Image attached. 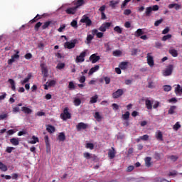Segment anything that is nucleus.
Here are the masks:
<instances>
[{"mask_svg":"<svg viewBox=\"0 0 182 182\" xmlns=\"http://www.w3.org/2000/svg\"><path fill=\"white\" fill-rule=\"evenodd\" d=\"M72 118V114L69 112V108L65 107L63 109V112L60 114V119L65 122L68 119H71Z\"/></svg>","mask_w":182,"mask_h":182,"instance_id":"obj_1","label":"nucleus"},{"mask_svg":"<svg viewBox=\"0 0 182 182\" xmlns=\"http://www.w3.org/2000/svg\"><path fill=\"white\" fill-rule=\"evenodd\" d=\"M77 42V39L73 40V42L67 41L65 43L64 46L67 49H73L76 46V43Z\"/></svg>","mask_w":182,"mask_h":182,"instance_id":"obj_2","label":"nucleus"},{"mask_svg":"<svg viewBox=\"0 0 182 182\" xmlns=\"http://www.w3.org/2000/svg\"><path fill=\"white\" fill-rule=\"evenodd\" d=\"M146 60L149 66L153 68L154 66V58L151 55V53H147L146 55Z\"/></svg>","mask_w":182,"mask_h":182,"instance_id":"obj_3","label":"nucleus"},{"mask_svg":"<svg viewBox=\"0 0 182 182\" xmlns=\"http://www.w3.org/2000/svg\"><path fill=\"white\" fill-rule=\"evenodd\" d=\"M85 58H86V51H82L80 54L77 56L75 59L76 63H80L85 60Z\"/></svg>","mask_w":182,"mask_h":182,"instance_id":"obj_4","label":"nucleus"},{"mask_svg":"<svg viewBox=\"0 0 182 182\" xmlns=\"http://www.w3.org/2000/svg\"><path fill=\"white\" fill-rule=\"evenodd\" d=\"M87 127H89V125L87 124H85V122H80L76 126L77 132H80L81 130H86Z\"/></svg>","mask_w":182,"mask_h":182,"instance_id":"obj_5","label":"nucleus"},{"mask_svg":"<svg viewBox=\"0 0 182 182\" xmlns=\"http://www.w3.org/2000/svg\"><path fill=\"white\" fill-rule=\"evenodd\" d=\"M80 22L82 23H85L87 26H90L92 25V20H90L87 16H83Z\"/></svg>","mask_w":182,"mask_h":182,"instance_id":"obj_6","label":"nucleus"},{"mask_svg":"<svg viewBox=\"0 0 182 182\" xmlns=\"http://www.w3.org/2000/svg\"><path fill=\"white\" fill-rule=\"evenodd\" d=\"M112 26V23H104L102 26L98 28L100 32H106V30L109 29Z\"/></svg>","mask_w":182,"mask_h":182,"instance_id":"obj_7","label":"nucleus"},{"mask_svg":"<svg viewBox=\"0 0 182 182\" xmlns=\"http://www.w3.org/2000/svg\"><path fill=\"white\" fill-rule=\"evenodd\" d=\"M124 93V92L123 91L122 89H118L117 91L112 93V97L113 99H119L120 96H123Z\"/></svg>","mask_w":182,"mask_h":182,"instance_id":"obj_8","label":"nucleus"},{"mask_svg":"<svg viewBox=\"0 0 182 182\" xmlns=\"http://www.w3.org/2000/svg\"><path fill=\"white\" fill-rule=\"evenodd\" d=\"M56 85V81L55 80L48 81L46 84H44V90H48L49 87H52V86H55Z\"/></svg>","mask_w":182,"mask_h":182,"instance_id":"obj_9","label":"nucleus"},{"mask_svg":"<svg viewBox=\"0 0 182 182\" xmlns=\"http://www.w3.org/2000/svg\"><path fill=\"white\" fill-rule=\"evenodd\" d=\"M65 12L68 15H75L77 12V9L75 6L69 7L65 10Z\"/></svg>","mask_w":182,"mask_h":182,"instance_id":"obj_10","label":"nucleus"},{"mask_svg":"<svg viewBox=\"0 0 182 182\" xmlns=\"http://www.w3.org/2000/svg\"><path fill=\"white\" fill-rule=\"evenodd\" d=\"M56 23V21H46L43 25L42 26V29L43 31H45V29H48V28H49V26H50V25H55Z\"/></svg>","mask_w":182,"mask_h":182,"instance_id":"obj_11","label":"nucleus"},{"mask_svg":"<svg viewBox=\"0 0 182 182\" xmlns=\"http://www.w3.org/2000/svg\"><path fill=\"white\" fill-rule=\"evenodd\" d=\"M173 73V65H169L164 72V76H170Z\"/></svg>","mask_w":182,"mask_h":182,"instance_id":"obj_12","label":"nucleus"},{"mask_svg":"<svg viewBox=\"0 0 182 182\" xmlns=\"http://www.w3.org/2000/svg\"><path fill=\"white\" fill-rule=\"evenodd\" d=\"M90 60L92 63H96V62L100 60V56L96 55V54H92L90 57Z\"/></svg>","mask_w":182,"mask_h":182,"instance_id":"obj_13","label":"nucleus"},{"mask_svg":"<svg viewBox=\"0 0 182 182\" xmlns=\"http://www.w3.org/2000/svg\"><path fill=\"white\" fill-rule=\"evenodd\" d=\"M41 73H42V75H43V77H48V68H46V65H45V64H41Z\"/></svg>","mask_w":182,"mask_h":182,"instance_id":"obj_14","label":"nucleus"},{"mask_svg":"<svg viewBox=\"0 0 182 182\" xmlns=\"http://www.w3.org/2000/svg\"><path fill=\"white\" fill-rule=\"evenodd\" d=\"M116 156V151L114 150V147H112V149H109L108 151V156L109 157L110 160H113Z\"/></svg>","mask_w":182,"mask_h":182,"instance_id":"obj_15","label":"nucleus"},{"mask_svg":"<svg viewBox=\"0 0 182 182\" xmlns=\"http://www.w3.org/2000/svg\"><path fill=\"white\" fill-rule=\"evenodd\" d=\"M92 35H96L97 38H99V39L103 38V35H105L103 33L99 32V31L96 28L92 31Z\"/></svg>","mask_w":182,"mask_h":182,"instance_id":"obj_16","label":"nucleus"},{"mask_svg":"<svg viewBox=\"0 0 182 182\" xmlns=\"http://www.w3.org/2000/svg\"><path fill=\"white\" fill-rule=\"evenodd\" d=\"M145 105L148 110H151V109H153V102L149 99L145 100Z\"/></svg>","mask_w":182,"mask_h":182,"instance_id":"obj_17","label":"nucleus"},{"mask_svg":"<svg viewBox=\"0 0 182 182\" xmlns=\"http://www.w3.org/2000/svg\"><path fill=\"white\" fill-rule=\"evenodd\" d=\"M168 8H169V9H173V8H175L176 11H178V9H181V5L176 3L171 4L168 6Z\"/></svg>","mask_w":182,"mask_h":182,"instance_id":"obj_18","label":"nucleus"},{"mask_svg":"<svg viewBox=\"0 0 182 182\" xmlns=\"http://www.w3.org/2000/svg\"><path fill=\"white\" fill-rule=\"evenodd\" d=\"M46 130L48 133L52 134V133H55V132L56 131V129L55 128V127L50 124H48L46 126Z\"/></svg>","mask_w":182,"mask_h":182,"instance_id":"obj_19","label":"nucleus"},{"mask_svg":"<svg viewBox=\"0 0 182 182\" xmlns=\"http://www.w3.org/2000/svg\"><path fill=\"white\" fill-rule=\"evenodd\" d=\"M8 82L11 85V90L14 92H15L16 90L15 80H14V79L10 78V79L8 80Z\"/></svg>","mask_w":182,"mask_h":182,"instance_id":"obj_20","label":"nucleus"},{"mask_svg":"<svg viewBox=\"0 0 182 182\" xmlns=\"http://www.w3.org/2000/svg\"><path fill=\"white\" fill-rule=\"evenodd\" d=\"M141 35H144V31H143L142 28L137 29L134 33V36H136V38H140Z\"/></svg>","mask_w":182,"mask_h":182,"instance_id":"obj_21","label":"nucleus"},{"mask_svg":"<svg viewBox=\"0 0 182 182\" xmlns=\"http://www.w3.org/2000/svg\"><path fill=\"white\" fill-rule=\"evenodd\" d=\"M170 55H171V56H173V58H177V56H178V51H177V50L174 49V48H171L168 50Z\"/></svg>","mask_w":182,"mask_h":182,"instance_id":"obj_22","label":"nucleus"},{"mask_svg":"<svg viewBox=\"0 0 182 182\" xmlns=\"http://www.w3.org/2000/svg\"><path fill=\"white\" fill-rule=\"evenodd\" d=\"M146 167H151V157L147 156L144 159Z\"/></svg>","mask_w":182,"mask_h":182,"instance_id":"obj_23","label":"nucleus"},{"mask_svg":"<svg viewBox=\"0 0 182 182\" xmlns=\"http://www.w3.org/2000/svg\"><path fill=\"white\" fill-rule=\"evenodd\" d=\"M32 77V74L31 73H28L27 77L26 78H24L23 80L21 81V83L22 85H25V83H28V82H29V80H31Z\"/></svg>","mask_w":182,"mask_h":182,"instance_id":"obj_24","label":"nucleus"},{"mask_svg":"<svg viewBox=\"0 0 182 182\" xmlns=\"http://www.w3.org/2000/svg\"><path fill=\"white\" fill-rule=\"evenodd\" d=\"M85 5V0H77L75 2V8L77 9L78 8H80V6Z\"/></svg>","mask_w":182,"mask_h":182,"instance_id":"obj_25","label":"nucleus"},{"mask_svg":"<svg viewBox=\"0 0 182 182\" xmlns=\"http://www.w3.org/2000/svg\"><path fill=\"white\" fill-rule=\"evenodd\" d=\"M10 143H11V144H13V146H18L19 145V139L12 138L10 139Z\"/></svg>","mask_w":182,"mask_h":182,"instance_id":"obj_26","label":"nucleus"},{"mask_svg":"<svg viewBox=\"0 0 182 182\" xmlns=\"http://www.w3.org/2000/svg\"><path fill=\"white\" fill-rule=\"evenodd\" d=\"M21 110L22 112H23V113H25L26 114H31V113H32V109H31V108H28L27 107H21Z\"/></svg>","mask_w":182,"mask_h":182,"instance_id":"obj_27","label":"nucleus"},{"mask_svg":"<svg viewBox=\"0 0 182 182\" xmlns=\"http://www.w3.org/2000/svg\"><path fill=\"white\" fill-rule=\"evenodd\" d=\"M176 95H182V87L181 85H177L175 88Z\"/></svg>","mask_w":182,"mask_h":182,"instance_id":"obj_28","label":"nucleus"},{"mask_svg":"<svg viewBox=\"0 0 182 182\" xmlns=\"http://www.w3.org/2000/svg\"><path fill=\"white\" fill-rule=\"evenodd\" d=\"M59 141H65L66 140V136L64 132H60L58 136Z\"/></svg>","mask_w":182,"mask_h":182,"instance_id":"obj_29","label":"nucleus"},{"mask_svg":"<svg viewBox=\"0 0 182 182\" xmlns=\"http://www.w3.org/2000/svg\"><path fill=\"white\" fill-rule=\"evenodd\" d=\"M114 31L120 35L123 33V28L119 26H117L114 28Z\"/></svg>","mask_w":182,"mask_h":182,"instance_id":"obj_30","label":"nucleus"},{"mask_svg":"<svg viewBox=\"0 0 182 182\" xmlns=\"http://www.w3.org/2000/svg\"><path fill=\"white\" fill-rule=\"evenodd\" d=\"M30 144H36V143H39V138L33 136L32 140L29 141Z\"/></svg>","mask_w":182,"mask_h":182,"instance_id":"obj_31","label":"nucleus"},{"mask_svg":"<svg viewBox=\"0 0 182 182\" xmlns=\"http://www.w3.org/2000/svg\"><path fill=\"white\" fill-rule=\"evenodd\" d=\"M176 109H177V106L176 105L171 106L168 111V114H173V113H175L174 111Z\"/></svg>","mask_w":182,"mask_h":182,"instance_id":"obj_32","label":"nucleus"},{"mask_svg":"<svg viewBox=\"0 0 182 182\" xmlns=\"http://www.w3.org/2000/svg\"><path fill=\"white\" fill-rule=\"evenodd\" d=\"M156 138L157 139V140L163 141V133H161V131H159L156 134Z\"/></svg>","mask_w":182,"mask_h":182,"instance_id":"obj_33","label":"nucleus"},{"mask_svg":"<svg viewBox=\"0 0 182 182\" xmlns=\"http://www.w3.org/2000/svg\"><path fill=\"white\" fill-rule=\"evenodd\" d=\"M97 99H99V96L97 95H95V96L90 98V103H97Z\"/></svg>","mask_w":182,"mask_h":182,"instance_id":"obj_34","label":"nucleus"},{"mask_svg":"<svg viewBox=\"0 0 182 182\" xmlns=\"http://www.w3.org/2000/svg\"><path fill=\"white\" fill-rule=\"evenodd\" d=\"M119 3H120V1L119 0L117 1L112 0L111 1H109V6H111V8H116V5H117Z\"/></svg>","mask_w":182,"mask_h":182,"instance_id":"obj_35","label":"nucleus"},{"mask_svg":"<svg viewBox=\"0 0 182 182\" xmlns=\"http://www.w3.org/2000/svg\"><path fill=\"white\" fill-rule=\"evenodd\" d=\"M127 62H122L119 64V68L122 69V70H126V69H127Z\"/></svg>","mask_w":182,"mask_h":182,"instance_id":"obj_36","label":"nucleus"},{"mask_svg":"<svg viewBox=\"0 0 182 182\" xmlns=\"http://www.w3.org/2000/svg\"><path fill=\"white\" fill-rule=\"evenodd\" d=\"M151 12H153V10L151 9V6L146 8V11H145L146 16H150L151 15Z\"/></svg>","mask_w":182,"mask_h":182,"instance_id":"obj_37","label":"nucleus"},{"mask_svg":"<svg viewBox=\"0 0 182 182\" xmlns=\"http://www.w3.org/2000/svg\"><path fill=\"white\" fill-rule=\"evenodd\" d=\"M129 117H130V112H129V111H127L124 114H122L123 120H129Z\"/></svg>","mask_w":182,"mask_h":182,"instance_id":"obj_38","label":"nucleus"},{"mask_svg":"<svg viewBox=\"0 0 182 182\" xmlns=\"http://www.w3.org/2000/svg\"><path fill=\"white\" fill-rule=\"evenodd\" d=\"M0 170L1 171H8V167L4 163L0 161Z\"/></svg>","mask_w":182,"mask_h":182,"instance_id":"obj_39","label":"nucleus"},{"mask_svg":"<svg viewBox=\"0 0 182 182\" xmlns=\"http://www.w3.org/2000/svg\"><path fill=\"white\" fill-rule=\"evenodd\" d=\"M44 140H45V143H46V146L47 149L50 147V143L49 141V136L48 135L45 136Z\"/></svg>","mask_w":182,"mask_h":182,"instance_id":"obj_40","label":"nucleus"},{"mask_svg":"<svg viewBox=\"0 0 182 182\" xmlns=\"http://www.w3.org/2000/svg\"><path fill=\"white\" fill-rule=\"evenodd\" d=\"M39 19H42V16L37 14L36 16L34 17V18H33L31 22L32 23H35V22H38V21H39Z\"/></svg>","mask_w":182,"mask_h":182,"instance_id":"obj_41","label":"nucleus"},{"mask_svg":"<svg viewBox=\"0 0 182 182\" xmlns=\"http://www.w3.org/2000/svg\"><path fill=\"white\" fill-rule=\"evenodd\" d=\"M73 103L75 106H80L82 104V100L79 98H75Z\"/></svg>","mask_w":182,"mask_h":182,"instance_id":"obj_42","label":"nucleus"},{"mask_svg":"<svg viewBox=\"0 0 182 182\" xmlns=\"http://www.w3.org/2000/svg\"><path fill=\"white\" fill-rule=\"evenodd\" d=\"M65 66V63H59L57 66L56 69H59V70H62V69H64Z\"/></svg>","mask_w":182,"mask_h":182,"instance_id":"obj_43","label":"nucleus"},{"mask_svg":"<svg viewBox=\"0 0 182 182\" xmlns=\"http://www.w3.org/2000/svg\"><path fill=\"white\" fill-rule=\"evenodd\" d=\"M178 172L176 170H173L172 171H170L168 174V177H176L177 176Z\"/></svg>","mask_w":182,"mask_h":182,"instance_id":"obj_44","label":"nucleus"},{"mask_svg":"<svg viewBox=\"0 0 182 182\" xmlns=\"http://www.w3.org/2000/svg\"><path fill=\"white\" fill-rule=\"evenodd\" d=\"M94 36L92 34H89L87 36V43L89 45V43H92V40L93 39Z\"/></svg>","mask_w":182,"mask_h":182,"instance_id":"obj_45","label":"nucleus"},{"mask_svg":"<svg viewBox=\"0 0 182 182\" xmlns=\"http://www.w3.org/2000/svg\"><path fill=\"white\" fill-rule=\"evenodd\" d=\"M85 147L86 149H90V150H93V149H95V144L92 143H87Z\"/></svg>","mask_w":182,"mask_h":182,"instance_id":"obj_46","label":"nucleus"},{"mask_svg":"<svg viewBox=\"0 0 182 182\" xmlns=\"http://www.w3.org/2000/svg\"><path fill=\"white\" fill-rule=\"evenodd\" d=\"M138 52H140V50H139V49L137 48H133L132 50H131V55L132 56H136L138 53Z\"/></svg>","mask_w":182,"mask_h":182,"instance_id":"obj_47","label":"nucleus"},{"mask_svg":"<svg viewBox=\"0 0 182 182\" xmlns=\"http://www.w3.org/2000/svg\"><path fill=\"white\" fill-rule=\"evenodd\" d=\"M94 117L98 121L100 122L102 120V116L99 112H95Z\"/></svg>","mask_w":182,"mask_h":182,"instance_id":"obj_48","label":"nucleus"},{"mask_svg":"<svg viewBox=\"0 0 182 182\" xmlns=\"http://www.w3.org/2000/svg\"><path fill=\"white\" fill-rule=\"evenodd\" d=\"M112 54H113V56H121L122 51L119 50H116L113 51Z\"/></svg>","mask_w":182,"mask_h":182,"instance_id":"obj_49","label":"nucleus"},{"mask_svg":"<svg viewBox=\"0 0 182 182\" xmlns=\"http://www.w3.org/2000/svg\"><path fill=\"white\" fill-rule=\"evenodd\" d=\"M171 36H172L171 34H167L162 38V41L164 42H166V41H168V39H171Z\"/></svg>","mask_w":182,"mask_h":182,"instance_id":"obj_50","label":"nucleus"},{"mask_svg":"<svg viewBox=\"0 0 182 182\" xmlns=\"http://www.w3.org/2000/svg\"><path fill=\"white\" fill-rule=\"evenodd\" d=\"M8 113H3L0 114V120H5V119H8Z\"/></svg>","mask_w":182,"mask_h":182,"instance_id":"obj_51","label":"nucleus"},{"mask_svg":"<svg viewBox=\"0 0 182 182\" xmlns=\"http://www.w3.org/2000/svg\"><path fill=\"white\" fill-rule=\"evenodd\" d=\"M154 159L157 160V161L161 160V154H159V153L156 152L154 154Z\"/></svg>","mask_w":182,"mask_h":182,"instance_id":"obj_52","label":"nucleus"},{"mask_svg":"<svg viewBox=\"0 0 182 182\" xmlns=\"http://www.w3.org/2000/svg\"><path fill=\"white\" fill-rule=\"evenodd\" d=\"M70 25L73 28H75V29L77 28V21L73 20L71 22Z\"/></svg>","mask_w":182,"mask_h":182,"instance_id":"obj_53","label":"nucleus"},{"mask_svg":"<svg viewBox=\"0 0 182 182\" xmlns=\"http://www.w3.org/2000/svg\"><path fill=\"white\" fill-rule=\"evenodd\" d=\"M42 26V23L41 22H38L35 26H34V29L36 32H38V31H39V27Z\"/></svg>","mask_w":182,"mask_h":182,"instance_id":"obj_54","label":"nucleus"},{"mask_svg":"<svg viewBox=\"0 0 182 182\" xmlns=\"http://www.w3.org/2000/svg\"><path fill=\"white\" fill-rule=\"evenodd\" d=\"M139 139L141 140H143L144 141H147V140H149V135L145 134V135L141 136H139Z\"/></svg>","mask_w":182,"mask_h":182,"instance_id":"obj_55","label":"nucleus"},{"mask_svg":"<svg viewBox=\"0 0 182 182\" xmlns=\"http://www.w3.org/2000/svg\"><path fill=\"white\" fill-rule=\"evenodd\" d=\"M84 157L87 160H90V159H92V156L90 155V154L89 152L84 153Z\"/></svg>","mask_w":182,"mask_h":182,"instance_id":"obj_56","label":"nucleus"},{"mask_svg":"<svg viewBox=\"0 0 182 182\" xmlns=\"http://www.w3.org/2000/svg\"><path fill=\"white\" fill-rule=\"evenodd\" d=\"M170 160H171V161H177V160H178V156H175V155H171L169 156Z\"/></svg>","mask_w":182,"mask_h":182,"instance_id":"obj_57","label":"nucleus"},{"mask_svg":"<svg viewBox=\"0 0 182 182\" xmlns=\"http://www.w3.org/2000/svg\"><path fill=\"white\" fill-rule=\"evenodd\" d=\"M13 150H15V147L7 146L6 149V152L10 154V153H12Z\"/></svg>","mask_w":182,"mask_h":182,"instance_id":"obj_58","label":"nucleus"},{"mask_svg":"<svg viewBox=\"0 0 182 182\" xmlns=\"http://www.w3.org/2000/svg\"><path fill=\"white\" fill-rule=\"evenodd\" d=\"M164 92H170V90H171V86L164 85Z\"/></svg>","mask_w":182,"mask_h":182,"instance_id":"obj_59","label":"nucleus"},{"mask_svg":"<svg viewBox=\"0 0 182 182\" xmlns=\"http://www.w3.org/2000/svg\"><path fill=\"white\" fill-rule=\"evenodd\" d=\"M162 23H163V18H160L159 20H157L156 21H155L154 26H159Z\"/></svg>","mask_w":182,"mask_h":182,"instance_id":"obj_60","label":"nucleus"},{"mask_svg":"<svg viewBox=\"0 0 182 182\" xmlns=\"http://www.w3.org/2000/svg\"><path fill=\"white\" fill-rule=\"evenodd\" d=\"M180 127H181V125H180V123L176 122L175 124V125L173 126V129L177 131V130H178V129H180Z\"/></svg>","mask_w":182,"mask_h":182,"instance_id":"obj_61","label":"nucleus"},{"mask_svg":"<svg viewBox=\"0 0 182 182\" xmlns=\"http://www.w3.org/2000/svg\"><path fill=\"white\" fill-rule=\"evenodd\" d=\"M130 1H132V0H124L121 5V8L122 9L124 8V6H126V5H127V4H129V2H130Z\"/></svg>","mask_w":182,"mask_h":182,"instance_id":"obj_62","label":"nucleus"},{"mask_svg":"<svg viewBox=\"0 0 182 182\" xmlns=\"http://www.w3.org/2000/svg\"><path fill=\"white\" fill-rule=\"evenodd\" d=\"M24 58L27 60L32 59V54L31 53H28L25 55Z\"/></svg>","mask_w":182,"mask_h":182,"instance_id":"obj_63","label":"nucleus"},{"mask_svg":"<svg viewBox=\"0 0 182 182\" xmlns=\"http://www.w3.org/2000/svg\"><path fill=\"white\" fill-rule=\"evenodd\" d=\"M130 14H132V10H130V9H125L124 11V15L129 16V15H130Z\"/></svg>","mask_w":182,"mask_h":182,"instance_id":"obj_64","label":"nucleus"}]
</instances>
